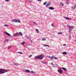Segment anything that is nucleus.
Segmentation results:
<instances>
[{"label": "nucleus", "instance_id": "obj_1", "mask_svg": "<svg viewBox=\"0 0 76 76\" xmlns=\"http://www.w3.org/2000/svg\"><path fill=\"white\" fill-rule=\"evenodd\" d=\"M43 58H44V56L43 55H40L38 56H37L35 57V58H37V59H39V60H42L43 59Z\"/></svg>", "mask_w": 76, "mask_h": 76}, {"label": "nucleus", "instance_id": "obj_2", "mask_svg": "<svg viewBox=\"0 0 76 76\" xmlns=\"http://www.w3.org/2000/svg\"><path fill=\"white\" fill-rule=\"evenodd\" d=\"M8 70H7L5 69H0V75H1V74H3L6 72H7Z\"/></svg>", "mask_w": 76, "mask_h": 76}, {"label": "nucleus", "instance_id": "obj_3", "mask_svg": "<svg viewBox=\"0 0 76 76\" xmlns=\"http://www.w3.org/2000/svg\"><path fill=\"white\" fill-rule=\"evenodd\" d=\"M11 21L13 22H15V23H20V20L17 19H14L13 20H11Z\"/></svg>", "mask_w": 76, "mask_h": 76}, {"label": "nucleus", "instance_id": "obj_4", "mask_svg": "<svg viewBox=\"0 0 76 76\" xmlns=\"http://www.w3.org/2000/svg\"><path fill=\"white\" fill-rule=\"evenodd\" d=\"M58 73H59L60 74H62L63 72L60 68H58Z\"/></svg>", "mask_w": 76, "mask_h": 76}, {"label": "nucleus", "instance_id": "obj_5", "mask_svg": "<svg viewBox=\"0 0 76 76\" xmlns=\"http://www.w3.org/2000/svg\"><path fill=\"white\" fill-rule=\"evenodd\" d=\"M67 27L70 30H72V28L73 27V26H71L69 25H67Z\"/></svg>", "mask_w": 76, "mask_h": 76}, {"label": "nucleus", "instance_id": "obj_6", "mask_svg": "<svg viewBox=\"0 0 76 76\" xmlns=\"http://www.w3.org/2000/svg\"><path fill=\"white\" fill-rule=\"evenodd\" d=\"M13 37H18L19 36V33L17 32L13 34Z\"/></svg>", "mask_w": 76, "mask_h": 76}, {"label": "nucleus", "instance_id": "obj_7", "mask_svg": "<svg viewBox=\"0 0 76 76\" xmlns=\"http://www.w3.org/2000/svg\"><path fill=\"white\" fill-rule=\"evenodd\" d=\"M64 18H65V19H66L67 20H69H69H70V19H72V18H67L65 16H64Z\"/></svg>", "mask_w": 76, "mask_h": 76}, {"label": "nucleus", "instance_id": "obj_8", "mask_svg": "<svg viewBox=\"0 0 76 76\" xmlns=\"http://www.w3.org/2000/svg\"><path fill=\"white\" fill-rule=\"evenodd\" d=\"M51 58L52 59H53V60H56L57 59V58L56 57H54V56H52Z\"/></svg>", "mask_w": 76, "mask_h": 76}, {"label": "nucleus", "instance_id": "obj_9", "mask_svg": "<svg viewBox=\"0 0 76 76\" xmlns=\"http://www.w3.org/2000/svg\"><path fill=\"white\" fill-rule=\"evenodd\" d=\"M5 33L6 34L8 35V37H11V35L10 34H9L8 33H7V32H5Z\"/></svg>", "mask_w": 76, "mask_h": 76}, {"label": "nucleus", "instance_id": "obj_10", "mask_svg": "<svg viewBox=\"0 0 76 76\" xmlns=\"http://www.w3.org/2000/svg\"><path fill=\"white\" fill-rule=\"evenodd\" d=\"M48 9L50 10H54V8L52 7H49Z\"/></svg>", "mask_w": 76, "mask_h": 76}, {"label": "nucleus", "instance_id": "obj_11", "mask_svg": "<svg viewBox=\"0 0 76 76\" xmlns=\"http://www.w3.org/2000/svg\"><path fill=\"white\" fill-rule=\"evenodd\" d=\"M62 69H63V70L64 71H67V69L66 68L62 67Z\"/></svg>", "mask_w": 76, "mask_h": 76}, {"label": "nucleus", "instance_id": "obj_12", "mask_svg": "<svg viewBox=\"0 0 76 76\" xmlns=\"http://www.w3.org/2000/svg\"><path fill=\"white\" fill-rule=\"evenodd\" d=\"M26 37L27 39H31V38H30L27 35H26Z\"/></svg>", "mask_w": 76, "mask_h": 76}, {"label": "nucleus", "instance_id": "obj_13", "mask_svg": "<svg viewBox=\"0 0 76 76\" xmlns=\"http://www.w3.org/2000/svg\"><path fill=\"white\" fill-rule=\"evenodd\" d=\"M76 5H74V7H72V9H73V10H75V8H76Z\"/></svg>", "mask_w": 76, "mask_h": 76}, {"label": "nucleus", "instance_id": "obj_14", "mask_svg": "<svg viewBox=\"0 0 76 76\" xmlns=\"http://www.w3.org/2000/svg\"><path fill=\"white\" fill-rule=\"evenodd\" d=\"M26 72L27 73H30V71L28 69H26L25 70Z\"/></svg>", "mask_w": 76, "mask_h": 76}, {"label": "nucleus", "instance_id": "obj_15", "mask_svg": "<svg viewBox=\"0 0 76 76\" xmlns=\"http://www.w3.org/2000/svg\"><path fill=\"white\" fill-rule=\"evenodd\" d=\"M63 54H64V55H66L67 54V52H64L62 53Z\"/></svg>", "mask_w": 76, "mask_h": 76}, {"label": "nucleus", "instance_id": "obj_16", "mask_svg": "<svg viewBox=\"0 0 76 76\" xmlns=\"http://www.w3.org/2000/svg\"><path fill=\"white\" fill-rule=\"evenodd\" d=\"M18 34H19L20 36H22L23 35V34L22 33V32H19Z\"/></svg>", "mask_w": 76, "mask_h": 76}, {"label": "nucleus", "instance_id": "obj_17", "mask_svg": "<svg viewBox=\"0 0 76 76\" xmlns=\"http://www.w3.org/2000/svg\"><path fill=\"white\" fill-rule=\"evenodd\" d=\"M8 42V39H5L4 41V42Z\"/></svg>", "mask_w": 76, "mask_h": 76}, {"label": "nucleus", "instance_id": "obj_18", "mask_svg": "<svg viewBox=\"0 0 76 76\" xmlns=\"http://www.w3.org/2000/svg\"><path fill=\"white\" fill-rule=\"evenodd\" d=\"M51 2H50L48 3V5L49 6H50V5H51Z\"/></svg>", "mask_w": 76, "mask_h": 76}, {"label": "nucleus", "instance_id": "obj_19", "mask_svg": "<svg viewBox=\"0 0 76 76\" xmlns=\"http://www.w3.org/2000/svg\"><path fill=\"white\" fill-rule=\"evenodd\" d=\"M66 4H69V0H66Z\"/></svg>", "mask_w": 76, "mask_h": 76}, {"label": "nucleus", "instance_id": "obj_20", "mask_svg": "<svg viewBox=\"0 0 76 76\" xmlns=\"http://www.w3.org/2000/svg\"><path fill=\"white\" fill-rule=\"evenodd\" d=\"M14 64L15 66H18V65H19V64H17V63H14Z\"/></svg>", "mask_w": 76, "mask_h": 76}, {"label": "nucleus", "instance_id": "obj_21", "mask_svg": "<svg viewBox=\"0 0 76 76\" xmlns=\"http://www.w3.org/2000/svg\"><path fill=\"white\" fill-rule=\"evenodd\" d=\"M45 47H50V46L48 45H44Z\"/></svg>", "mask_w": 76, "mask_h": 76}, {"label": "nucleus", "instance_id": "obj_22", "mask_svg": "<svg viewBox=\"0 0 76 76\" xmlns=\"http://www.w3.org/2000/svg\"><path fill=\"white\" fill-rule=\"evenodd\" d=\"M60 4L62 6H64V4L63 3H60Z\"/></svg>", "mask_w": 76, "mask_h": 76}, {"label": "nucleus", "instance_id": "obj_23", "mask_svg": "<svg viewBox=\"0 0 76 76\" xmlns=\"http://www.w3.org/2000/svg\"><path fill=\"white\" fill-rule=\"evenodd\" d=\"M42 41H46V39H45V38H43L42 39Z\"/></svg>", "mask_w": 76, "mask_h": 76}, {"label": "nucleus", "instance_id": "obj_24", "mask_svg": "<svg viewBox=\"0 0 76 76\" xmlns=\"http://www.w3.org/2000/svg\"><path fill=\"white\" fill-rule=\"evenodd\" d=\"M36 31L38 33L39 32V30H38V29H36Z\"/></svg>", "mask_w": 76, "mask_h": 76}, {"label": "nucleus", "instance_id": "obj_25", "mask_svg": "<svg viewBox=\"0 0 76 76\" xmlns=\"http://www.w3.org/2000/svg\"><path fill=\"white\" fill-rule=\"evenodd\" d=\"M49 57V58H50L51 59H52V56H48Z\"/></svg>", "mask_w": 76, "mask_h": 76}, {"label": "nucleus", "instance_id": "obj_26", "mask_svg": "<svg viewBox=\"0 0 76 76\" xmlns=\"http://www.w3.org/2000/svg\"><path fill=\"white\" fill-rule=\"evenodd\" d=\"M47 3V1H46L44 3H43L44 5H45V4H46V3Z\"/></svg>", "mask_w": 76, "mask_h": 76}, {"label": "nucleus", "instance_id": "obj_27", "mask_svg": "<svg viewBox=\"0 0 76 76\" xmlns=\"http://www.w3.org/2000/svg\"><path fill=\"white\" fill-rule=\"evenodd\" d=\"M25 42H23L22 43V45H24V44H25Z\"/></svg>", "mask_w": 76, "mask_h": 76}, {"label": "nucleus", "instance_id": "obj_28", "mask_svg": "<svg viewBox=\"0 0 76 76\" xmlns=\"http://www.w3.org/2000/svg\"><path fill=\"white\" fill-rule=\"evenodd\" d=\"M58 34H62V32H59L58 33Z\"/></svg>", "mask_w": 76, "mask_h": 76}, {"label": "nucleus", "instance_id": "obj_29", "mask_svg": "<svg viewBox=\"0 0 76 76\" xmlns=\"http://www.w3.org/2000/svg\"><path fill=\"white\" fill-rule=\"evenodd\" d=\"M48 6H48V4L46 5V7H48Z\"/></svg>", "mask_w": 76, "mask_h": 76}, {"label": "nucleus", "instance_id": "obj_30", "mask_svg": "<svg viewBox=\"0 0 76 76\" xmlns=\"http://www.w3.org/2000/svg\"><path fill=\"white\" fill-rule=\"evenodd\" d=\"M31 73H34V72L33 71H31Z\"/></svg>", "mask_w": 76, "mask_h": 76}, {"label": "nucleus", "instance_id": "obj_31", "mask_svg": "<svg viewBox=\"0 0 76 76\" xmlns=\"http://www.w3.org/2000/svg\"><path fill=\"white\" fill-rule=\"evenodd\" d=\"M52 26H54V24L53 23H52Z\"/></svg>", "mask_w": 76, "mask_h": 76}, {"label": "nucleus", "instance_id": "obj_32", "mask_svg": "<svg viewBox=\"0 0 76 76\" xmlns=\"http://www.w3.org/2000/svg\"><path fill=\"white\" fill-rule=\"evenodd\" d=\"M10 47H12V46H10V47H8V49H10Z\"/></svg>", "mask_w": 76, "mask_h": 76}, {"label": "nucleus", "instance_id": "obj_33", "mask_svg": "<svg viewBox=\"0 0 76 76\" xmlns=\"http://www.w3.org/2000/svg\"><path fill=\"white\" fill-rule=\"evenodd\" d=\"M32 57V55H30V56H29V58H31V57Z\"/></svg>", "mask_w": 76, "mask_h": 76}, {"label": "nucleus", "instance_id": "obj_34", "mask_svg": "<svg viewBox=\"0 0 76 76\" xmlns=\"http://www.w3.org/2000/svg\"><path fill=\"white\" fill-rule=\"evenodd\" d=\"M51 64H52V65H53V66H54V64H53V62H52Z\"/></svg>", "mask_w": 76, "mask_h": 76}, {"label": "nucleus", "instance_id": "obj_35", "mask_svg": "<svg viewBox=\"0 0 76 76\" xmlns=\"http://www.w3.org/2000/svg\"><path fill=\"white\" fill-rule=\"evenodd\" d=\"M38 1H40L41 2V0H37Z\"/></svg>", "mask_w": 76, "mask_h": 76}, {"label": "nucleus", "instance_id": "obj_36", "mask_svg": "<svg viewBox=\"0 0 76 76\" xmlns=\"http://www.w3.org/2000/svg\"><path fill=\"white\" fill-rule=\"evenodd\" d=\"M7 25H4V26H7Z\"/></svg>", "mask_w": 76, "mask_h": 76}, {"label": "nucleus", "instance_id": "obj_37", "mask_svg": "<svg viewBox=\"0 0 76 76\" xmlns=\"http://www.w3.org/2000/svg\"><path fill=\"white\" fill-rule=\"evenodd\" d=\"M5 0L6 1H9V0Z\"/></svg>", "mask_w": 76, "mask_h": 76}, {"label": "nucleus", "instance_id": "obj_38", "mask_svg": "<svg viewBox=\"0 0 76 76\" xmlns=\"http://www.w3.org/2000/svg\"><path fill=\"white\" fill-rule=\"evenodd\" d=\"M70 31H72V30H71L69 29V32H70Z\"/></svg>", "mask_w": 76, "mask_h": 76}, {"label": "nucleus", "instance_id": "obj_39", "mask_svg": "<svg viewBox=\"0 0 76 76\" xmlns=\"http://www.w3.org/2000/svg\"><path fill=\"white\" fill-rule=\"evenodd\" d=\"M30 41H31V42H33V41H32V40H30Z\"/></svg>", "mask_w": 76, "mask_h": 76}, {"label": "nucleus", "instance_id": "obj_40", "mask_svg": "<svg viewBox=\"0 0 76 76\" xmlns=\"http://www.w3.org/2000/svg\"><path fill=\"white\" fill-rule=\"evenodd\" d=\"M30 45H31V44H29L28 45V46H30Z\"/></svg>", "mask_w": 76, "mask_h": 76}, {"label": "nucleus", "instance_id": "obj_41", "mask_svg": "<svg viewBox=\"0 0 76 76\" xmlns=\"http://www.w3.org/2000/svg\"><path fill=\"white\" fill-rule=\"evenodd\" d=\"M53 67H56V66H55L54 65V66H53Z\"/></svg>", "mask_w": 76, "mask_h": 76}, {"label": "nucleus", "instance_id": "obj_42", "mask_svg": "<svg viewBox=\"0 0 76 76\" xmlns=\"http://www.w3.org/2000/svg\"><path fill=\"white\" fill-rule=\"evenodd\" d=\"M63 46H65V45H66V44H64L63 45Z\"/></svg>", "mask_w": 76, "mask_h": 76}, {"label": "nucleus", "instance_id": "obj_43", "mask_svg": "<svg viewBox=\"0 0 76 76\" xmlns=\"http://www.w3.org/2000/svg\"><path fill=\"white\" fill-rule=\"evenodd\" d=\"M20 54H22V52H20Z\"/></svg>", "mask_w": 76, "mask_h": 76}, {"label": "nucleus", "instance_id": "obj_44", "mask_svg": "<svg viewBox=\"0 0 76 76\" xmlns=\"http://www.w3.org/2000/svg\"><path fill=\"white\" fill-rule=\"evenodd\" d=\"M44 64H46L47 63V62H43Z\"/></svg>", "mask_w": 76, "mask_h": 76}, {"label": "nucleus", "instance_id": "obj_45", "mask_svg": "<svg viewBox=\"0 0 76 76\" xmlns=\"http://www.w3.org/2000/svg\"><path fill=\"white\" fill-rule=\"evenodd\" d=\"M41 62H42V63H43L44 62H43V61H41Z\"/></svg>", "mask_w": 76, "mask_h": 76}, {"label": "nucleus", "instance_id": "obj_46", "mask_svg": "<svg viewBox=\"0 0 76 76\" xmlns=\"http://www.w3.org/2000/svg\"><path fill=\"white\" fill-rule=\"evenodd\" d=\"M20 52H19L18 53H19V54H20Z\"/></svg>", "mask_w": 76, "mask_h": 76}, {"label": "nucleus", "instance_id": "obj_47", "mask_svg": "<svg viewBox=\"0 0 76 76\" xmlns=\"http://www.w3.org/2000/svg\"><path fill=\"white\" fill-rule=\"evenodd\" d=\"M34 23L36 24V23L35 22H34Z\"/></svg>", "mask_w": 76, "mask_h": 76}, {"label": "nucleus", "instance_id": "obj_48", "mask_svg": "<svg viewBox=\"0 0 76 76\" xmlns=\"http://www.w3.org/2000/svg\"><path fill=\"white\" fill-rule=\"evenodd\" d=\"M30 2H31V1H29Z\"/></svg>", "mask_w": 76, "mask_h": 76}]
</instances>
